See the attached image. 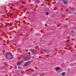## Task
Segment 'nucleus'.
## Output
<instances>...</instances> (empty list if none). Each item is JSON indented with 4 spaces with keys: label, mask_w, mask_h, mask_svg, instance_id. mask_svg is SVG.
Instances as JSON below:
<instances>
[{
    "label": "nucleus",
    "mask_w": 76,
    "mask_h": 76,
    "mask_svg": "<svg viewBox=\"0 0 76 76\" xmlns=\"http://www.w3.org/2000/svg\"><path fill=\"white\" fill-rule=\"evenodd\" d=\"M11 56L12 58H13V56H12V53H11Z\"/></svg>",
    "instance_id": "nucleus-8"
},
{
    "label": "nucleus",
    "mask_w": 76,
    "mask_h": 76,
    "mask_svg": "<svg viewBox=\"0 0 76 76\" xmlns=\"http://www.w3.org/2000/svg\"><path fill=\"white\" fill-rule=\"evenodd\" d=\"M18 68L19 69V68H20V67H18Z\"/></svg>",
    "instance_id": "nucleus-15"
},
{
    "label": "nucleus",
    "mask_w": 76,
    "mask_h": 76,
    "mask_svg": "<svg viewBox=\"0 0 76 76\" xmlns=\"http://www.w3.org/2000/svg\"><path fill=\"white\" fill-rule=\"evenodd\" d=\"M23 33H24V34H25V32H23Z\"/></svg>",
    "instance_id": "nucleus-14"
},
{
    "label": "nucleus",
    "mask_w": 76,
    "mask_h": 76,
    "mask_svg": "<svg viewBox=\"0 0 76 76\" xmlns=\"http://www.w3.org/2000/svg\"><path fill=\"white\" fill-rule=\"evenodd\" d=\"M22 3H24V4H25V2H23Z\"/></svg>",
    "instance_id": "nucleus-12"
},
{
    "label": "nucleus",
    "mask_w": 76,
    "mask_h": 76,
    "mask_svg": "<svg viewBox=\"0 0 76 76\" xmlns=\"http://www.w3.org/2000/svg\"><path fill=\"white\" fill-rule=\"evenodd\" d=\"M8 16H9V15H8Z\"/></svg>",
    "instance_id": "nucleus-17"
},
{
    "label": "nucleus",
    "mask_w": 76,
    "mask_h": 76,
    "mask_svg": "<svg viewBox=\"0 0 76 76\" xmlns=\"http://www.w3.org/2000/svg\"><path fill=\"white\" fill-rule=\"evenodd\" d=\"M11 59H12V58H11L10 59V60H11Z\"/></svg>",
    "instance_id": "nucleus-16"
},
{
    "label": "nucleus",
    "mask_w": 76,
    "mask_h": 76,
    "mask_svg": "<svg viewBox=\"0 0 76 76\" xmlns=\"http://www.w3.org/2000/svg\"><path fill=\"white\" fill-rule=\"evenodd\" d=\"M28 64L27 62L24 63V65H25V66H28Z\"/></svg>",
    "instance_id": "nucleus-6"
},
{
    "label": "nucleus",
    "mask_w": 76,
    "mask_h": 76,
    "mask_svg": "<svg viewBox=\"0 0 76 76\" xmlns=\"http://www.w3.org/2000/svg\"><path fill=\"white\" fill-rule=\"evenodd\" d=\"M65 74H66L65 72H62V76H64V75H65Z\"/></svg>",
    "instance_id": "nucleus-7"
},
{
    "label": "nucleus",
    "mask_w": 76,
    "mask_h": 76,
    "mask_svg": "<svg viewBox=\"0 0 76 76\" xmlns=\"http://www.w3.org/2000/svg\"><path fill=\"white\" fill-rule=\"evenodd\" d=\"M32 53L33 54H37V51H35L34 50H32Z\"/></svg>",
    "instance_id": "nucleus-2"
},
{
    "label": "nucleus",
    "mask_w": 76,
    "mask_h": 76,
    "mask_svg": "<svg viewBox=\"0 0 76 76\" xmlns=\"http://www.w3.org/2000/svg\"><path fill=\"white\" fill-rule=\"evenodd\" d=\"M23 60H25L26 61H27V60H28V59H23Z\"/></svg>",
    "instance_id": "nucleus-11"
},
{
    "label": "nucleus",
    "mask_w": 76,
    "mask_h": 76,
    "mask_svg": "<svg viewBox=\"0 0 76 76\" xmlns=\"http://www.w3.org/2000/svg\"><path fill=\"white\" fill-rule=\"evenodd\" d=\"M44 51L45 52H47V50H44Z\"/></svg>",
    "instance_id": "nucleus-13"
},
{
    "label": "nucleus",
    "mask_w": 76,
    "mask_h": 76,
    "mask_svg": "<svg viewBox=\"0 0 76 76\" xmlns=\"http://www.w3.org/2000/svg\"><path fill=\"white\" fill-rule=\"evenodd\" d=\"M74 31L73 30H71V32H73Z\"/></svg>",
    "instance_id": "nucleus-10"
},
{
    "label": "nucleus",
    "mask_w": 76,
    "mask_h": 76,
    "mask_svg": "<svg viewBox=\"0 0 76 76\" xmlns=\"http://www.w3.org/2000/svg\"><path fill=\"white\" fill-rule=\"evenodd\" d=\"M61 69V68L58 67L56 68V70H59V69Z\"/></svg>",
    "instance_id": "nucleus-5"
},
{
    "label": "nucleus",
    "mask_w": 76,
    "mask_h": 76,
    "mask_svg": "<svg viewBox=\"0 0 76 76\" xmlns=\"http://www.w3.org/2000/svg\"><path fill=\"white\" fill-rule=\"evenodd\" d=\"M21 64H22V63L20 62H18L17 63V65L18 66H20Z\"/></svg>",
    "instance_id": "nucleus-3"
},
{
    "label": "nucleus",
    "mask_w": 76,
    "mask_h": 76,
    "mask_svg": "<svg viewBox=\"0 0 76 76\" xmlns=\"http://www.w3.org/2000/svg\"><path fill=\"white\" fill-rule=\"evenodd\" d=\"M10 54V53H7V54L5 55V56L6 57L7 59L8 60H9V58H8V57H9V56Z\"/></svg>",
    "instance_id": "nucleus-1"
},
{
    "label": "nucleus",
    "mask_w": 76,
    "mask_h": 76,
    "mask_svg": "<svg viewBox=\"0 0 76 76\" xmlns=\"http://www.w3.org/2000/svg\"><path fill=\"white\" fill-rule=\"evenodd\" d=\"M63 3H64V4H67V2L66 1L64 0L63 1Z\"/></svg>",
    "instance_id": "nucleus-4"
},
{
    "label": "nucleus",
    "mask_w": 76,
    "mask_h": 76,
    "mask_svg": "<svg viewBox=\"0 0 76 76\" xmlns=\"http://www.w3.org/2000/svg\"><path fill=\"white\" fill-rule=\"evenodd\" d=\"M48 14H49V13L48 12L46 13V14L47 15H48Z\"/></svg>",
    "instance_id": "nucleus-9"
}]
</instances>
